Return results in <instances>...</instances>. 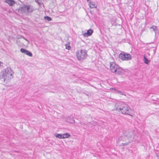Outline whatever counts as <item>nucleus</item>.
Returning <instances> with one entry per match:
<instances>
[{
    "label": "nucleus",
    "instance_id": "6e6552de",
    "mask_svg": "<svg viewBox=\"0 0 159 159\" xmlns=\"http://www.w3.org/2000/svg\"><path fill=\"white\" fill-rule=\"evenodd\" d=\"M116 71L115 72H114V73L117 74L119 75H121L123 74L124 72V70L122 69V68L120 67V66H118V67H117L116 69Z\"/></svg>",
    "mask_w": 159,
    "mask_h": 159
},
{
    "label": "nucleus",
    "instance_id": "a211bd4d",
    "mask_svg": "<svg viewBox=\"0 0 159 159\" xmlns=\"http://www.w3.org/2000/svg\"><path fill=\"white\" fill-rule=\"evenodd\" d=\"M143 58L144 59V63L146 64H148L150 61L149 60H148L147 58H146V57L144 55L143 56Z\"/></svg>",
    "mask_w": 159,
    "mask_h": 159
},
{
    "label": "nucleus",
    "instance_id": "1a4fd4ad",
    "mask_svg": "<svg viewBox=\"0 0 159 159\" xmlns=\"http://www.w3.org/2000/svg\"><path fill=\"white\" fill-rule=\"evenodd\" d=\"M93 30L91 29H89L87 30L86 33H85L83 34V35L84 37H87L91 35L93 33Z\"/></svg>",
    "mask_w": 159,
    "mask_h": 159
},
{
    "label": "nucleus",
    "instance_id": "aec40b11",
    "mask_svg": "<svg viewBox=\"0 0 159 159\" xmlns=\"http://www.w3.org/2000/svg\"><path fill=\"white\" fill-rule=\"evenodd\" d=\"M66 49L68 50H70V47L69 43H67L65 45Z\"/></svg>",
    "mask_w": 159,
    "mask_h": 159
},
{
    "label": "nucleus",
    "instance_id": "f257e3e1",
    "mask_svg": "<svg viewBox=\"0 0 159 159\" xmlns=\"http://www.w3.org/2000/svg\"><path fill=\"white\" fill-rule=\"evenodd\" d=\"M116 110L123 114H126L132 116V111L129 106L122 102H120L116 103L114 106Z\"/></svg>",
    "mask_w": 159,
    "mask_h": 159
},
{
    "label": "nucleus",
    "instance_id": "7ed1b4c3",
    "mask_svg": "<svg viewBox=\"0 0 159 159\" xmlns=\"http://www.w3.org/2000/svg\"><path fill=\"white\" fill-rule=\"evenodd\" d=\"M18 12L21 14H28L32 13L34 10L33 7L31 5L22 4L17 9Z\"/></svg>",
    "mask_w": 159,
    "mask_h": 159
},
{
    "label": "nucleus",
    "instance_id": "39448f33",
    "mask_svg": "<svg viewBox=\"0 0 159 159\" xmlns=\"http://www.w3.org/2000/svg\"><path fill=\"white\" fill-rule=\"evenodd\" d=\"M87 51L86 50H77L76 52V56L79 60H84L87 56Z\"/></svg>",
    "mask_w": 159,
    "mask_h": 159
},
{
    "label": "nucleus",
    "instance_id": "4be33fe9",
    "mask_svg": "<svg viewBox=\"0 0 159 159\" xmlns=\"http://www.w3.org/2000/svg\"><path fill=\"white\" fill-rule=\"evenodd\" d=\"M20 40H19V39H18L17 41V43L19 45V42H20Z\"/></svg>",
    "mask_w": 159,
    "mask_h": 159
},
{
    "label": "nucleus",
    "instance_id": "9d476101",
    "mask_svg": "<svg viewBox=\"0 0 159 159\" xmlns=\"http://www.w3.org/2000/svg\"><path fill=\"white\" fill-rule=\"evenodd\" d=\"M5 2L8 4L10 6H12L16 3L13 0H6Z\"/></svg>",
    "mask_w": 159,
    "mask_h": 159
},
{
    "label": "nucleus",
    "instance_id": "9b49d317",
    "mask_svg": "<svg viewBox=\"0 0 159 159\" xmlns=\"http://www.w3.org/2000/svg\"><path fill=\"white\" fill-rule=\"evenodd\" d=\"M21 52L23 53H24L26 55L30 56L32 57V56L31 52L28 50H20Z\"/></svg>",
    "mask_w": 159,
    "mask_h": 159
},
{
    "label": "nucleus",
    "instance_id": "ddd939ff",
    "mask_svg": "<svg viewBox=\"0 0 159 159\" xmlns=\"http://www.w3.org/2000/svg\"><path fill=\"white\" fill-rule=\"evenodd\" d=\"M89 5L91 8H96L97 6L96 4L95 3L91 2H89Z\"/></svg>",
    "mask_w": 159,
    "mask_h": 159
},
{
    "label": "nucleus",
    "instance_id": "f8f14e48",
    "mask_svg": "<svg viewBox=\"0 0 159 159\" xmlns=\"http://www.w3.org/2000/svg\"><path fill=\"white\" fill-rule=\"evenodd\" d=\"M66 121L70 123H75V121L73 119L69 116L67 118Z\"/></svg>",
    "mask_w": 159,
    "mask_h": 159
},
{
    "label": "nucleus",
    "instance_id": "20e7f679",
    "mask_svg": "<svg viewBox=\"0 0 159 159\" xmlns=\"http://www.w3.org/2000/svg\"><path fill=\"white\" fill-rule=\"evenodd\" d=\"M124 135L126 137H123L124 139H126L127 138L128 141L127 143H122V144L124 146L127 145L130 143L134 137V134L133 130L132 129H128L125 131L123 132Z\"/></svg>",
    "mask_w": 159,
    "mask_h": 159
},
{
    "label": "nucleus",
    "instance_id": "5701e85b",
    "mask_svg": "<svg viewBox=\"0 0 159 159\" xmlns=\"http://www.w3.org/2000/svg\"><path fill=\"white\" fill-rule=\"evenodd\" d=\"M23 39H25V40H26L28 42V43H29V42L28 41V40H27V39H25L24 37H23Z\"/></svg>",
    "mask_w": 159,
    "mask_h": 159
},
{
    "label": "nucleus",
    "instance_id": "dca6fc26",
    "mask_svg": "<svg viewBox=\"0 0 159 159\" xmlns=\"http://www.w3.org/2000/svg\"><path fill=\"white\" fill-rule=\"evenodd\" d=\"M126 137L124 135L122 136L120 139V140H121V141H123V142H126L125 143H127V142L128 141V140H127V138H126V139H123V137Z\"/></svg>",
    "mask_w": 159,
    "mask_h": 159
},
{
    "label": "nucleus",
    "instance_id": "f03ea898",
    "mask_svg": "<svg viewBox=\"0 0 159 159\" xmlns=\"http://www.w3.org/2000/svg\"><path fill=\"white\" fill-rule=\"evenodd\" d=\"M13 73L11 68L7 67L0 73V79L4 81L9 80L13 77Z\"/></svg>",
    "mask_w": 159,
    "mask_h": 159
},
{
    "label": "nucleus",
    "instance_id": "f3484780",
    "mask_svg": "<svg viewBox=\"0 0 159 159\" xmlns=\"http://www.w3.org/2000/svg\"><path fill=\"white\" fill-rule=\"evenodd\" d=\"M150 29H152L155 32V34H156V30L157 29V26H155V25H152V26L150 27Z\"/></svg>",
    "mask_w": 159,
    "mask_h": 159
},
{
    "label": "nucleus",
    "instance_id": "423d86ee",
    "mask_svg": "<svg viewBox=\"0 0 159 159\" xmlns=\"http://www.w3.org/2000/svg\"><path fill=\"white\" fill-rule=\"evenodd\" d=\"M119 57L122 60H129L131 59V55L126 52H122L119 54Z\"/></svg>",
    "mask_w": 159,
    "mask_h": 159
},
{
    "label": "nucleus",
    "instance_id": "0eeeda50",
    "mask_svg": "<svg viewBox=\"0 0 159 159\" xmlns=\"http://www.w3.org/2000/svg\"><path fill=\"white\" fill-rule=\"evenodd\" d=\"M118 66L114 62H112L110 63V68L113 73H114L116 71V69L118 67Z\"/></svg>",
    "mask_w": 159,
    "mask_h": 159
},
{
    "label": "nucleus",
    "instance_id": "a878e982",
    "mask_svg": "<svg viewBox=\"0 0 159 159\" xmlns=\"http://www.w3.org/2000/svg\"><path fill=\"white\" fill-rule=\"evenodd\" d=\"M157 157H158V159H159V156L157 155Z\"/></svg>",
    "mask_w": 159,
    "mask_h": 159
},
{
    "label": "nucleus",
    "instance_id": "4468645a",
    "mask_svg": "<svg viewBox=\"0 0 159 159\" xmlns=\"http://www.w3.org/2000/svg\"><path fill=\"white\" fill-rule=\"evenodd\" d=\"M62 139L69 138L70 136V134L67 133H64L62 134Z\"/></svg>",
    "mask_w": 159,
    "mask_h": 159
},
{
    "label": "nucleus",
    "instance_id": "393cba45",
    "mask_svg": "<svg viewBox=\"0 0 159 159\" xmlns=\"http://www.w3.org/2000/svg\"><path fill=\"white\" fill-rule=\"evenodd\" d=\"M87 2H91V1H90V0H87Z\"/></svg>",
    "mask_w": 159,
    "mask_h": 159
},
{
    "label": "nucleus",
    "instance_id": "6ab92c4d",
    "mask_svg": "<svg viewBox=\"0 0 159 159\" xmlns=\"http://www.w3.org/2000/svg\"><path fill=\"white\" fill-rule=\"evenodd\" d=\"M44 19L45 20H47L48 21H51L52 20V19L50 17L48 16H45L44 17Z\"/></svg>",
    "mask_w": 159,
    "mask_h": 159
},
{
    "label": "nucleus",
    "instance_id": "2eb2a0df",
    "mask_svg": "<svg viewBox=\"0 0 159 159\" xmlns=\"http://www.w3.org/2000/svg\"><path fill=\"white\" fill-rule=\"evenodd\" d=\"M54 136L57 138L60 139H62V134H54Z\"/></svg>",
    "mask_w": 159,
    "mask_h": 159
},
{
    "label": "nucleus",
    "instance_id": "b1692460",
    "mask_svg": "<svg viewBox=\"0 0 159 159\" xmlns=\"http://www.w3.org/2000/svg\"><path fill=\"white\" fill-rule=\"evenodd\" d=\"M20 50H25V49L21 48Z\"/></svg>",
    "mask_w": 159,
    "mask_h": 159
},
{
    "label": "nucleus",
    "instance_id": "412c9836",
    "mask_svg": "<svg viewBox=\"0 0 159 159\" xmlns=\"http://www.w3.org/2000/svg\"><path fill=\"white\" fill-rule=\"evenodd\" d=\"M116 92H117V93H120V94L121 95H125L124 93H122L120 91H119V90H117Z\"/></svg>",
    "mask_w": 159,
    "mask_h": 159
}]
</instances>
